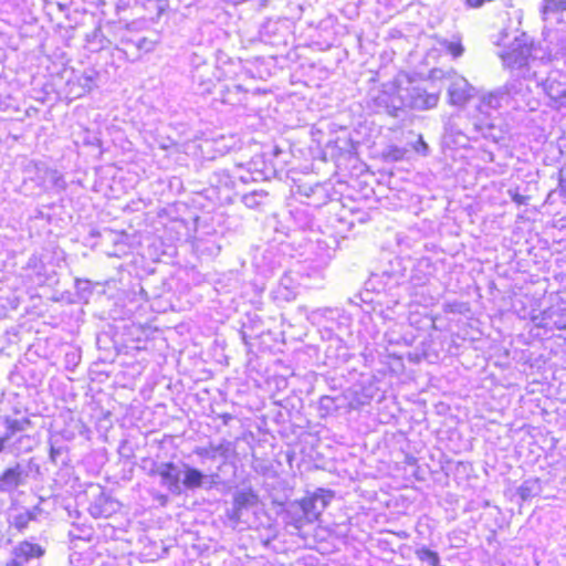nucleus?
Listing matches in <instances>:
<instances>
[{
	"label": "nucleus",
	"mask_w": 566,
	"mask_h": 566,
	"mask_svg": "<svg viewBox=\"0 0 566 566\" xmlns=\"http://www.w3.org/2000/svg\"><path fill=\"white\" fill-rule=\"evenodd\" d=\"M531 52V45L516 41L507 50L500 53V59L505 67H522L527 65Z\"/></svg>",
	"instance_id": "f03ea898"
},
{
	"label": "nucleus",
	"mask_w": 566,
	"mask_h": 566,
	"mask_svg": "<svg viewBox=\"0 0 566 566\" xmlns=\"http://www.w3.org/2000/svg\"><path fill=\"white\" fill-rule=\"evenodd\" d=\"M205 475L196 468H187L185 470L184 485L187 489H198L203 484Z\"/></svg>",
	"instance_id": "9b49d317"
},
{
	"label": "nucleus",
	"mask_w": 566,
	"mask_h": 566,
	"mask_svg": "<svg viewBox=\"0 0 566 566\" xmlns=\"http://www.w3.org/2000/svg\"><path fill=\"white\" fill-rule=\"evenodd\" d=\"M23 483V470L20 465L4 469L0 473V493L10 492Z\"/></svg>",
	"instance_id": "423d86ee"
},
{
	"label": "nucleus",
	"mask_w": 566,
	"mask_h": 566,
	"mask_svg": "<svg viewBox=\"0 0 566 566\" xmlns=\"http://www.w3.org/2000/svg\"><path fill=\"white\" fill-rule=\"evenodd\" d=\"M566 11V0H544L543 12L555 13Z\"/></svg>",
	"instance_id": "4468645a"
},
{
	"label": "nucleus",
	"mask_w": 566,
	"mask_h": 566,
	"mask_svg": "<svg viewBox=\"0 0 566 566\" xmlns=\"http://www.w3.org/2000/svg\"><path fill=\"white\" fill-rule=\"evenodd\" d=\"M8 439L6 436H0V453L4 450V443Z\"/></svg>",
	"instance_id": "a211bd4d"
},
{
	"label": "nucleus",
	"mask_w": 566,
	"mask_h": 566,
	"mask_svg": "<svg viewBox=\"0 0 566 566\" xmlns=\"http://www.w3.org/2000/svg\"><path fill=\"white\" fill-rule=\"evenodd\" d=\"M440 99L439 93H428L426 91L417 92L412 98V106L418 109H431L438 105Z\"/></svg>",
	"instance_id": "6e6552de"
},
{
	"label": "nucleus",
	"mask_w": 566,
	"mask_h": 566,
	"mask_svg": "<svg viewBox=\"0 0 566 566\" xmlns=\"http://www.w3.org/2000/svg\"><path fill=\"white\" fill-rule=\"evenodd\" d=\"M258 502V494L252 490H247L234 495L233 507L235 512H241L242 510L256 505Z\"/></svg>",
	"instance_id": "1a4fd4ad"
},
{
	"label": "nucleus",
	"mask_w": 566,
	"mask_h": 566,
	"mask_svg": "<svg viewBox=\"0 0 566 566\" xmlns=\"http://www.w3.org/2000/svg\"><path fill=\"white\" fill-rule=\"evenodd\" d=\"M416 555L418 559L422 563H427L428 566H439L440 558L438 553L427 548L422 547L416 552Z\"/></svg>",
	"instance_id": "f8f14e48"
},
{
	"label": "nucleus",
	"mask_w": 566,
	"mask_h": 566,
	"mask_svg": "<svg viewBox=\"0 0 566 566\" xmlns=\"http://www.w3.org/2000/svg\"><path fill=\"white\" fill-rule=\"evenodd\" d=\"M119 503L109 494L102 492L88 506V513L94 518H109L118 510Z\"/></svg>",
	"instance_id": "7ed1b4c3"
},
{
	"label": "nucleus",
	"mask_w": 566,
	"mask_h": 566,
	"mask_svg": "<svg viewBox=\"0 0 566 566\" xmlns=\"http://www.w3.org/2000/svg\"><path fill=\"white\" fill-rule=\"evenodd\" d=\"M4 427H6V437L11 438L17 432L23 431L25 428L30 427L31 421L29 418H21V419H12V418H4Z\"/></svg>",
	"instance_id": "9d476101"
},
{
	"label": "nucleus",
	"mask_w": 566,
	"mask_h": 566,
	"mask_svg": "<svg viewBox=\"0 0 566 566\" xmlns=\"http://www.w3.org/2000/svg\"><path fill=\"white\" fill-rule=\"evenodd\" d=\"M449 103L451 105L462 106L473 96V87L463 76L457 77L448 92Z\"/></svg>",
	"instance_id": "20e7f679"
},
{
	"label": "nucleus",
	"mask_w": 566,
	"mask_h": 566,
	"mask_svg": "<svg viewBox=\"0 0 566 566\" xmlns=\"http://www.w3.org/2000/svg\"><path fill=\"white\" fill-rule=\"evenodd\" d=\"M447 52L454 59L461 56L464 52L463 45L460 41L446 43Z\"/></svg>",
	"instance_id": "2eb2a0df"
},
{
	"label": "nucleus",
	"mask_w": 566,
	"mask_h": 566,
	"mask_svg": "<svg viewBox=\"0 0 566 566\" xmlns=\"http://www.w3.org/2000/svg\"><path fill=\"white\" fill-rule=\"evenodd\" d=\"M415 150L418 153H421L422 155H426L428 151V145L423 140L422 136H419L418 140L416 142L413 146Z\"/></svg>",
	"instance_id": "dca6fc26"
},
{
	"label": "nucleus",
	"mask_w": 566,
	"mask_h": 566,
	"mask_svg": "<svg viewBox=\"0 0 566 566\" xmlns=\"http://www.w3.org/2000/svg\"><path fill=\"white\" fill-rule=\"evenodd\" d=\"M34 518H35L34 513H32L31 511H27V512L15 515L14 520L12 522V525L17 531L22 532L28 527L30 522L33 521Z\"/></svg>",
	"instance_id": "ddd939ff"
},
{
	"label": "nucleus",
	"mask_w": 566,
	"mask_h": 566,
	"mask_svg": "<svg viewBox=\"0 0 566 566\" xmlns=\"http://www.w3.org/2000/svg\"><path fill=\"white\" fill-rule=\"evenodd\" d=\"M153 474L159 475L169 488L178 489L179 473L175 463L166 462L157 471H153Z\"/></svg>",
	"instance_id": "0eeeda50"
},
{
	"label": "nucleus",
	"mask_w": 566,
	"mask_h": 566,
	"mask_svg": "<svg viewBox=\"0 0 566 566\" xmlns=\"http://www.w3.org/2000/svg\"><path fill=\"white\" fill-rule=\"evenodd\" d=\"M334 497L332 490L318 488L295 502L298 512L291 515L290 524L297 531L321 520L323 511Z\"/></svg>",
	"instance_id": "f257e3e1"
},
{
	"label": "nucleus",
	"mask_w": 566,
	"mask_h": 566,
	"mask_svg": "<svg viewBox=\"0 0 566 566\" xmlns=\"http://www.w3.org/2000/svg\"><path fill=\"white\" fill-rule=\"evenodd\" d=\"M546 95L555 103L566 102V77L563 75L551 76L544 82Z\"/></svg>",
	"instance_id": "39448f33"
},
{
	"label": "nucleus",
	"mask_w": 566,
	"mask_h": 566,
	"mask_svg": "<svg viewBox=\"0 0 566 566\" xmlns=\"http://www.w3.org/2000/svg\"><path fill=\"white\" fill-rule=\"evenodd\" d=\"M512 200L517 205H523L527 201V197L518 193L512 195Z\"/></svg>",
	"instance_id": "f3484780"
}]
</instances>
